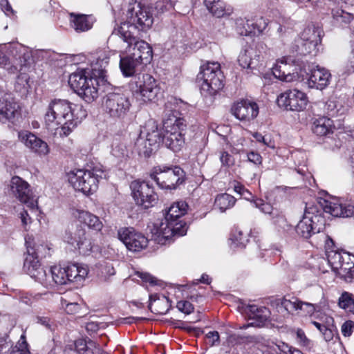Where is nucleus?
<instances>
[{
    "label": "nucleus",
    "instance_id": "f257e3e1",
    "mask_svg": "<svg viewBox=\"0 0 354 354\" xmlns=\"http://www.w3.org/2000/svg\"><path fill=\"white\" fill-rule=\"evenodd\" d=\"M86 115V111L82 105L65 99L55 98L50 101L46 108L44 120L48 128L60 125L59 134L67 136Z\"/></svg>",
    "mask_w": 354,
    "mask_h": 354
},
{
    "label": "nucleus",
    "instance_id": "f03ea898",
    "mask_svg": "<svg viewBox=\"0 0 354 354\" xmlns=\"http://www.w3.org/2000/svg\"><path fill=\"white\" fill-rule=\"evenodd\" d=\"M188 208L185 201L173 203L168 209L166 214L161 220L154 222L150 227L152 237L158 243L165 244L173 236H181L186 234L187 226L178 221L185 215Z\"/></svg>",
    "mask_w": 354,
    "mask_h": 354
},
{
    "label": "nucleus",
    "instance_id": "7ed1b4c3",
    "mask_svg": "<svg viewBox=\"0 0 354 354\" xmlns=\"http://www.w3.org/2000/svg\"><path fill=\"white\" fill-rule=\"evenodd\" d=\"M68 181L73 187L84 195L93 194L98 189L101 180L107 177L106 171L102 165H95L91 169H79L71 171Z\"/></svg>",
    "mask_w": 354,
    "mask_h": 354
},
{
    "label": "nucleus",
    "instance_id": "20e7f679",
    "mask_svg": "<svg viewBox=\"0 0 354 354\" xmlns=\"http://www.w3.org/2000/svg\"><path fill=\"white\" fill-rule=\"evenodd\" d=\"M224 79L218 62H207L201 66L197 75L201 91L205 95H214L224 86Z\"/></svg>",
    "mask_w": 354,
    "mask_h": 354
},
{
    "label": "nucleus",
    "instance_id": "39448f33",
    "mask_svg": "<svg viewBox=\"0 0 354 354\" xmlns=\"http://www.w3.org/2000/svg\"><path fill=\"white\" fill-rule=\"evenodd\" d=\"M102 108L110 118L123 122L131 113L132 99L128 93H109L103 97Z\"/></svg>",
    "mask_w": 354,
    "mask_h": 354
},
{
    "label": "nucleus",
    "instance_id": "423d86ee",
    "mask_svg": "<svg viewBox=\"0 0 354 354\" xmlns=\"http://www.w3.org/2000/svg\"><path fill=\"white\" fill-rule=\"evenodd\" d=\"M115 37H120L126 43L127 48H131L133 45V53L131 54L141 61L142 64H146L151 60L152 57L151 48L146 41L138 40L133 35V32L129 30L128 25L124 24V26L115 28L109 37V40L114 39Z\"/></svg>",
    "mask_w": 354,
    "mask_h": 354
},
{
    "label": "nucleus",
    "instance_id": "0eeeda50",
    "mask_svg": "<svg viewBox=\"0 0 354 354\" xmlns=\"http://www.w3.org/2000/svg\"><path fill=\"white\" fill-rule=\"evenodd\" d=\"M131 91L145 102H156L162 95L161 88L153 77L147 73L136 75L129 82Z\"/></svg>",
    "mask_w": 354,
    "mask_h": 354
},
{
    "label": "nucleus",
    "instance_id": "6e6552de",
    "mask_svg": "<svg viewBox=\"0 0 354 354\" xmlns=\"http://www.w3.org/2000/svg\"><path fill=\"white\" fill-rule=\"evenodd\" d=\"M185 124L183 118L174 113L163 120V144L174 152L179 151L185 144L183 131Z\"/></svg>",
    "mask_w": 354,
    "mask_h": 354
},
{
    "label": "nucleus",
    "instance_id": "1a4fd4ad",
    "mask_svg": "<svg viewBox=\"0 0 354 354\" xmlns=\"http://www.w3.org/2000/svg\"><path fill=\"white\" fill-rule=\"evenodd\" d=\"M71 88L86 102H91L98 96L97 82L89 76L84 69H78L73 73L68 79Z\"/></svg>",
    "mask_w": 354,
    "mask_h": 354
},
{
    "label": "nucleus",
    "instance_id": "9d476101",
    "mask_svg": "<svg viewBox=\"0 0 354 354\" xmlns=\"http://www.w3.org/2000/svg\"><path fill=\"white\" fill-rule=\"evenodd\" d=\"M184 171L178 166L167 167L159 165L153 169L151 178L161 188L165 189H175L184 181Z\"/></svg>",
    "mask_w": 354,
    "mask_h": 354
},
{
    "label": "nucleus",
    "instance_id": "9b49d317",
    "mask_svg": "<svg viewBox=\"0 0 354 354\" xmlns=\"http://www.w3.org/2000/svg\"><path fill=\"white\" fill-rule=\"evenodd\" d=\"M10 51L15 57L16 61L19 59V62L16 64L18 66L17 72H20V74L17 77L15 90L22 95H26L30 88V78L26 71L27 68L26 63L30 58V53L25 46L18 44L11 46Z\"/></svg>",
    "mask_w": 354,
    "mask_h": 354
},
{
    "label": "nucleus",
    "instance_id": "f8f14e48",
    "mask_svg": "<svg viewBox=\"0 0 354 354\" xmlns=\"http://www.w3.org/2000/svg\"><path fill=\"white\" fill-rule=\"evenodd\" d=\"M324 220L314 206L306 207L302 219L295 227L297 234L308 239L313 234L319 233L324 229Z\"/></svg>",
    "mask_w": 354,
    "mask_h": 354
},
{
    "label": "nucleus",
    "instance_id": "ddd939ff",
    "mask_svg": "<svg viewBox=\"0 0 354 354\" xmlns=\"http://www.w3.org/2000/svg\"><path fill=\"white\" fill-rule=\"evenodd\" d=\"M126 16L127 21L121 23L120 26L128 25L131 31L135 29L145 31L150 28L153 23V18L149 9L141 7L140 4L129 5Z\"/></svg>",
    "mask_w": 354,
    "mask_h": 354
},
{
    "label": "nucleus",
    "instance_id": "4468645a",
    "mask_svg": "<svg viewBox=\"0 0 354 354\" xmlns=\"http://www.w3.org/2000/svg\"><path fill=\"white\" fill-rule=\"evenodd\" d=\"M321 43V30L318 27L308 26L301 33L296 41V50L300 55H315L318 52V45Z\"/></svg>",
    "mask_w": 354,
    "mask_h": 354
},
{
    "label": "nucleus",
    "instance_id": "2eb2a0df",
    "mask_svg": "<svg viewBox=\"0 0 354 354\" xmlns=\"http://www.w3.org/2000/svg\"><path fill=\"white\" fill-rule=\"evenodd\" d=\"M131 194L137 205L147 209L156 204L158 197L153 188L145 181L134 180L130 185Z\"/></svg>",
    "mask_w": 354,
    "mask_h": 354
},
{
    "label": "nucleus",
    "instance_id": "dca6fc26",
    "mask_svg": "<svg viewBox=\"0 0 354 354\" xmlns=\"http://www.w3.org/2000/svg\"><path fill=\"white\" fill-rule=\"evenodd\" d=\"M64 240L72 245H76L80 252L83 254H88L93 249V243L88 232L81 225L75 229L66 230Z\"/></svg>",
    "mask_w": 354,
    "mask_h": 354
},
{
    "label": "nucleus",
    "instance_id": "f3484780",
    "mask_svg": "<svg viewBox=\"0 0 354 354\" xmlns=\"http://www.w3.org/2000/svg\"><path fill=\"white\" fill-rule=\"evenodd\" d=\"M21 117V107L8 93L0 91V122L15 124Z\"/></svg>",
    "mask_w": 354,
    "mask_h": 354
},
{
    "label": "nucleus",
    "instance_id": "a211bd4d",
    "mask_svg": "<svg viewBox=\"0 0 354 354\" xmlns=\"http://www.w3.org/2000/svg\"><path fill=\"white\" fill-rule=\"evenodd\" d=\"M308 102L306 95L297 89L286 91L277 97L279 106L292 111H303L306 109Z\"/></svg>",
    "mask_w": 354,
    "mask_h": 354
},
{
    "label": "nucleus",
    "instance_id": "6ab92c4d",
    "mask_svg": "<svg viewBox=\"0 0 354 354\" xmlns=\"http://www.w3.org/2000/svg\"><path fill=\"white\" fill-rule=\"evenodd\" d=\"M29 184L19 176L12 178L10 183L12 194L27 207L34 209L36 201L32 196Z\"/></svg>",
    "mask_w": 354,
    "mask_h": 354
},
{
    "label": "nucleus",
    "instance_id": "aec40b11",
    "mask_svg": "<svg viewBox=\"0 0 354 354\" xmlns=\"http://www.w3.org/2000/svg\"><path fill=\"white\" fill-rule=\"evenodd\" d=\"M118 237L129 250L133 252H138L145 248L148 244V239L133 228L120 229Z\"/></svg>",
    "mask_w": 354,
    "mask_h": 354
},
{
    "label": "nucleus",
    "instance_id": "412c9836",
    "mask_svg": "<svg viewBox=\"0 0 354 354\" xmlns=\"http://www.w3.org/2000/svg\"><path fill=\"white\" fill-rule=\"evenodd\" d=\"M263 43L258 44L257 48H248L242 50L238 57V62L243 68L254 69L256 68L263 58L261 55V50L266 48Z\"/></svg>",
    "mask_w": 354,
    "mask_h": 354
},
{
    "label": "nucleus",
    "instance_id": "4be33fe9",
    "mask_svg": "<svg viewBox=\"0 0 354 354\" xmlns=\"http://www.w3.org/2000/svg\"><path fill=\"white\" fill-rule=\"evenodd\" d=\"M287 57L278 60L272 68L273 75L283 82H291L297 80L303 75L299 73L297 68L288 62Z\"/></svg>",
    "mask_w": 354,
    "mask_h": 354
},
{
    "label": "nucleus",
    "instance_id": "5701e85b",
    "mask_svg": "<svg viewBox=\"0 0 354 354\" xmlns=\"http://www.w3.org/2000/svg\"><path fill=\"white\" fill-rule=\"evenodd\" d=\"M308 70L309 71L308 84L310 88L323 90L329 84L331 75L327 69L312 64L308 66Z\"/></svg>",
    "mask_w": 354,
    "mask_h": 354
},
{
    "label": "nucleus",
    "instance_id": "b1692460",
    "mask_svg": "<svg viewBox=\"0 0 354 354\" xmlns=\"http://www.w3.org/2000/svg\"><path fill=\"white\" fill-rule=\"evenodd\" d=\"M18 138L31 151L39 156H46L49 152L47 143L30 131H19Z\"/></svg>",
    "mask_w": 354,
    "mask_h": 354
},
{
    "label": "nucleus",
    "instance_id": "393cba45",
    "mask_svg": "<svg viewBox=\"0 0 354 354\" xmlns=\"http://www.w3.org/2000/svg\"><path fill=\"white\" fill-rule=\"evenodd\" d=\"M232 113L239 120L250 121L257 116L259 106L254 102L243 100L232 106Z\"/></svg>",
    "mask_w": 354,
    "mask_h": 354
},
{
    "label": "nucleus",
    "instance_id": "a878e982",
    "mask_svg": "<svg viewBox=\"0 0 354 354\" xmlns=\"http://www.w3.org/2000/svg\"><path fill=\"white\" fill-rule=\"evenodd\" d=\"M319 204L324 212L335 217H349L353 214L351 205H344L338 199L323 200Z\"/></svg>",
    "mask_w": 354,
    "mask_h": 354
},
{
    "label": "nucleus",
    "instance_id": "bb28decb",
    "mask_svg": "<svg viewBox=\"0 0 354 354\" xmlns=\"http://www.w3.org/2000/svg\"><path fill=\"white\" fill-rule=\"evenodd\" d=\"M281 305L289 313L297 311V314L304 316L312 315L315 311L314 304L302 301L296 297L290 299L283 298Z\"/></svg>",
    "mask_w": 354,
    "mask_h": 354
},
{
    "label": "nucleus",
    "instance_id": "cd10ccee",
    "mask_svg": "<svg viewBox=\"0 0 354 354\" xmlns=\"http://www.w3.org/2000/svg\"><path fill=\"white\" fill-rule=\"evenodd\" d=\"M140 133L147 138L151 145H153L157 149L160 142L163 143V127L159 128L157 122L153 120H149Z\"/></svg>",
    "mask_w": 354,
    "mask_h": 354
},
{
    "label": "nucleus",
    "instance_id": "c85d7f7f",
    "mask_svg": "<svg viewBox=\"0 0 354 354\" xmlns=\"http://www.w3.org/2000/svg\"><path fill=\"white\" fill-rule=\"evenodd\" d=\"M143 64L141 61L136 59L131 54L122 57L120 56V68L124 77H131L132 78L136 75H142L143 73H138V68Z\"/></svg>",
    "mask_w": 354,
    "mask_h": 354
},
{
    "label": "nucleus",
    "instance_id": "c756f323",
    "mask_svg": "<svg viewBox=\"0 0 354 354\" xmlns=\"http://www.w3.org/2000/svg\"><path fill=\"white\" fill-rule=\"evenodd\" d=\"M245 312L249 315L250 319L254 320L250 325L259 327L262 326L270 316V311L267 308H259L255 305L247 306L245 308Z\"/></svg>",
    "mask_w": 354,
    "mask_h": 354
},
{
    "label": "nucleus",
    "instance_id": "7c9ffc66",
    "mask_svg": "<svg viewBox=\"0 0 354 354\" xmlns=\"http://www.w3.org/2000/svg\"><path fill=\"white\" fill-rule=\"evenodd\" d=\"M68 282L81 285L88 274L87 266L79 263H73L66 266Z\"/></svg>",
    "mask_w": 354,
    "mask_h": 354
},
{
    "label": "nucleus",
    "instance_id": "2f4dec72",
    "mask_svg": "<svg viewBox=\"0 0 354 354\" xmlns=\"http://www.w3.org/2000/svg\"><path fill=\"white\" fill-rule=\"evenodd\" d=\"M73 216L80 223L86 225L93 230L100 231L103 227V224L99 218L89 212L75 209L73 212Z\"/></svg>",
    "mask_w": 354,
    "mask_h": 354
},
{
    "label": "nucleus",
    "instance_id": "473e14b6",
    "mask_svg": "<svg viewBox=\"0 0 354 354\" xmlns=\"http://www.w3.org/2000/svg\"><path fill=\"white\" fill-rule=\"evenodd\" d=\"M109 57L106 51L100 50L93 57L91 71L95 77H103L106 67L108 66Z\"/></svg>",
    "mask_w": 354,
    "mask_h": 354
},
{
    "label": "nucleus",
    "instance_id": "72a5a7b5",
    "mask_svg": "<svg viewBox=\"0 0 354 354\" xmlns=\"http://www.w3.org/2000/svg\"><path fill=\"white\" fill-rule=\"evenodd\" d=\"M334 242L333 241L328 238L326 241V254L327 261L332 270L335 272L337 269L342 263V259H344V253H346L344 251H339L333 250Z\"/></svg>",
    "mask_w": 354,
    "mask_h": 354
},
{
    "label": "nucleus",
    "instance_id": "f704fd0d",
    "mask_svg": "<svg viewBox=\"0 0 354 354\" xmlns=\"http://www.w3.org/2000/svg\"><path fill=\"white\" fill-rule=\"evenodd\" d=\"M344 259H342V263L335 272L346 281L351 282L354 278V256L344 253Z\"/></svg>",
    "mask_w": 354,
    "mask_h": 354
},
{
    "label": "nucleus",
    "instance_id": "c9c22d12",
    "mask_svg": "<svg viewBox=\"0 0 354 354\" xmlns=\"http://www.w3.org/2000/svg\"><path fill=\"white\" fill-rule=\"evenodd\" d=\"M171 307L169 299L165 295H151L149 308L158 315H165Z\"/></svg>",
    "mask_w": 354,
    "mask_h": 354
},
{
    "label": "nucleus",
    "instance_id": "e433bc0d",
    "mask_svg": "<svg viewBox=\"0 0 354 354\" xmlns=\"http://www.w3.org/2000/svg\"><path fill=\"white\" fill-rule=\"evenodd\" d=\"M67 276L66 267L62 268L59 266H53L48 270V281H50L49 288H53L55 284L64 285L68 283Z\"/></svg>",
    "mask_w": 354,
    "mask_h": 354
},
{
    "label": "nucleus",
    "instance_id": "4c0bfd02",
    "mask_svg": "<svg viewBox=\"0 0 354 354\" xmlns=\"http://www.w3.org/2000/svg\"><path fill=\"white\" fill-rule=\"evenodd\" d=\"M70 18L71 26L77 32L86 31L92 27L91 16L71 13Z\"/></svg>",
    "mask_w": 354,
    "mask_h": 354
},
{
    "label": "nucleus",
    "instance_id": "58836bf2",
    "mask_svg": "<svg viewBox=\"0 0 354 354\" xmlns=\"http://www.w3.org/2000/svg\"><path fill=\"white\" fill-rule=\"evenodd\" d=\"M156 149L157 148L151 145V142L140 133L134 144L135 151L141 157L149 158Z\"/></svg>",
    "mask_w": 354,
    "mask_h": 354
},
{
    "label": "nucleus",
    "instance_id": "ea45409f",
    "mask_svg": "<svg viewBox=\"0 0 354 354\" xmlns=\"http://www.w3.org/2000/svg\"><path fill=\"white\" fill-rule=\"evenodd\" d=\"M28 255H32L37 259L50 255V247L47 243H41L32 247L30 243L26 241Z\"/></svg>",
    "mask_w": 354,
    "mask_h": 354
},
{
    "label": "nucleus",
    "instance_id": "a19ab883",
    "mask_svg": "<svg viewBox=\"0 0 354 354\" xmlns=\"http://www.w3.org/2000/svg\"><path fill=\"white\" fill-rule=\"evenodd\" d=\"M333 125V121L330 119L322 117L313 122V131L317 136H324L331 131Z\"/></svg>",
    "mask_w": 354,
    "mask_h": 354
},
{
    "label": "nucleus",
    "instance_id": "79ce46f5",
    "mask_svg": "<svg viewBox=\"0 0 354 354\" xmlns=\"http://www.w3.org/2000/svg\"><path fill=\"white\" fill-rule=\"evenodd\" d=\"M236 202V199L230 194L224 193L216 196L214 201V206L223 212L227 209L232 207Z\"/></svg>",
    "mask_w": 354,
    "mask_h": 354
},
{
    "label": "nucleus",
    "instance_id": "37998d69",
    "mask_svg": "<svg viewBox=\"0 0 354 354\" xmlns=\"http://www.w3.org/2000/svg\"><path fill=\"white\" fill-rule=\"evenodd\" d=\"M29 270V275L30 277L34 279L35 281L40 283L44 287L49 288L50 286V281H48V272L47 273L46 270L44 268H41L40 269L33 270L32 268Z\"/></svg>",
    "mask_w": 354,
    "mask_h": 354
},
{
    "label": "nucleus",
    "instance_id": "c03bdc74",
    "mask_svg": "<svg viewBox=\"0 0 354 354\" xmlns=\"http://www.w3.org/2000/svg\"><path fill=\"white\" fill-rule=\"evenodd\" d=\"M12 55H13L12 54ZM12 57L13 60L11 62L5 55L3 47L0 46V66L6 69L8 73L14 74L18 71V66L16 64L19 62V59L16 61L15 57L14 56Z\"/></svg>",
    "mask_w": 354,
    "mask_h": 354
},
{
    "label": "nucleus",
    "instance_id": "a18cd8bd",
    "mask_svg": "<svg viewBox=\"0 0 354 354\" xmlns=\"http://www.w3.org/2000/svg\"><path fill=\"white\" fill-rule=\"evenodd\" d=\"M205 6L216 17H221L225 14V3L219 0H213L212 2L207 1Z\"/></svg>",
    "mask_w": 354,
    "mask_h": 354
},
{
    "label": "nucleus",
    "instance_id": "49530a36",
    "mask_svg": "<svg viewBox=\"0 0 354 354\" xmlns=\"http://www.w3.org/2000/svg\"><path fill=\"white\" fill-rule=\"evenodd\" d=\"M268 350L274 352V354H303L299 349L294 348L284 342L275 344Z\"/></svg>",
    "mask_w": 354,
    "mask_h": 354
},
{
    "label": "nucleus",
    "instance_id": "de8ad7c7",
    "mask_svg": "<svg viewBox=\"0 0 354 354\" xmlns=\"http://www.w3.org/2000/svg\"><path fill=\"white\" fill-rule=\"evenodd\" d=\"M332 15L335 23L339 25L348 24L353 19L351 13L339 8L333 10Z\"/></svg>",
    "mask_w": 354,
    "mask_h": 354
},
{
    "label": "nucleus",
    "instance_id": "09e8293b",
    "mask_svg": "<svg viewBox=\"0 0 354 354\" xmlns=\"http://www.w3.org/2000/svg\"><path fill=\"white\" fill-rule=\"evenodd\" d=\"M177 0H160L155 4L157 15H162L174 9Z\"/></svg>",
    "mask_w": 354,
    "mask_h": 354
},
{
    "label": "nucleus",
    "instance_id": "8fccbe9b",
    "mask_svg": "<svg viewBox=\"0 0 354 354\" xmlns=\"http://www.w3.org/2000/svg\"><path fill=\"white\" fill-rule=\"evenodd\" d=\"M111 153L118 159H123L128 156L129 151L123 143L114 142L112 145Z\"/></svg>",
    "mask_w": 354,
    "mask_h": 354
},
{
    "label": "nucleus",
    "instance_id": "3c124183",
    "mask_svg": "<svg viewBox=\"0 0 354 354\" xmlns=\"http://www.w3.org/2000/svg\"><path fill=\"white\" fill-rule=\"evenodd\" d=\"M354 299L352 295L348 292H344L339 298L338 305L340 308L349 310L351 306H353Z\"/></svg>",
    "mask_w": 354,
    "mask_h": 354
},
{
    "label": "nucleus",
    "instance_id": "603ef678",
    "mask_svg": "<svg viewBox=\"0 0 354 354\" xmlns=\"http://www.w3.org/2000/svg\"><path fill=\"white\" fill-rule=\"evenodd\" d=\"M24 268L25 271L29 275V268H32L33 270H37L38 268H41V266L39 263V259L35 258L32 255H28L25 259Z\"/></svg>",
    "mask_w": 354,
    "mask_h": 354
},
{
    "label": "nucleus",
    "instance_id": "864d4df0",
    "mask_svg": "<svg viewBox=\"0 0 354 354\" xmlns=\"http://www.w3.org/2000/svg\"><path fill=\"white\" fill-rule=\"evenodd\" d=\"M272 220L273 224L279 231H288L291 227L290 225L288 224L286 218L283 215L277 214L273 216Z\"/></svg>",
    "mask_w": 354,
    "mask_h": 354
},
{
    "label": "nucleus",
    "instance_id": "5fc2aeb1",
    "mask_svg": "<svg viewBox=\"0 0 354 354\" xmlns=\"http://www.w3.org/2000/svg\"><path fill=\"white\" fill-rule=\"evenodd\" d=\"M232 187L235 192L243 197L246 200H250L252 198L251 192L245 188V187L237 181L232 183Z\"/></svg>",
    "mask_w": 354,
    "mask_h": 354
},
{
    "label": "nucleus",
    "instance_id": "6e6d98bb",
    "mask_svg": "<svg viewBox=\"0 0 354 354\" xmlns=\"http://www.w3.org/2000/svg\"><path fill=\"white\" fill-rule=\"evenodd\" d=\"M333 322V319L331 317H328L326 318V323L327 324L326 327L324 328L323 331L321 333L324 339L326 342H329L333 339L334 337V331L332 328H330V325L332 324Z\"/></svg>",
    "mask_w": 354,
    "mask_h": 354
},
{
    "label": "nucleus",
    "instance_id": "4d7b16f0",
    "mask_svg": "<svg viewBox=\"0 0 354 354\" xmlns=\"http://www.w3.org/2000/svg\"><path fill=\"white\" fill-rule=\"evenodd\" d=\"M176 307L180 312L187 315L194 311L193 305L188 301H179L177 303Z\"/></svg>",
    "mask_w": 354,
    "mask_h": 354
},
{
    "label": "nucleus",
    "instance_id": "13d9d810",
    "mask_svg": "<svg viewBox=\"0 0 354 354\" xmlns=\"http://www.w3.org/2000/svg\"><path fill=\"white\" fill-rule=\"evenodd\" d=\"M254 203L262 212L265 214H272V207L270 204L265 203L261 199H257Z\"/></svg>",
    "mask_w": 354,
    "mask_h": 354
},
{
    "label": "nucleus",
    "instance_id": "bf43d9fd",
    "mask_svg": "<svg viewBox=\"0 0 354 354\" xmlns=\"http://www.w3.org/2000/svg\"><path fill=\"white\" fill-rule=\"evenodd\" d=\"M74 347L77 354H82L88 347V341L83 339H79L74 343Z\"/></svg>",
    "mask_w": 354,
    "mask_h": 354
},
{
    "label": "nucleus",
    "instance_id": "052dcab7",
    "mask_svg": "<svg viewBox=\"0 0 354 354\" xmlns=\"http://www.w3.org/2000/svg\"><path fill=\"white\" fill-rule=\"evenodd\" d=\"M354 322L351 320L346 321L342 326V333L345 337H349L353 333Z\"/></svg>",
    "mask_w": 354,
    "mask_h": 354
},
{
    "label": "nucleus",
    "instance_id": "680f3d73",
    "mask_svg": "<svg viewBox=\"0 0 354 354\" xmlns=\"http://www.w3.org/2000/svg\"><path fill=\"white\" fill-rule=\"evenodd\" d=\"M220 160L223 165L230 167L234 165V158L226 151H222L220 156Z\"/></svg>",
    "mask_w": 354,
    "mask_h": 354
},
{
    "label": "nucleus",
    "instance_id": "e2e57ef3",
    "mask_svg": "<svg viewBox=\"0 0 354 354\" xmlns=\"http://www.w3.org/2000/svg\"><path fill=\"white\" fill-rule=\"evenodd\" d=\"M206 338L208 339L209 344L211 346L219 344V334L217 331L209 332L206 334Z\"/></svg>",
    "mask_w": 354,
    "mask_h": 354
},
{
    "label": "nucleus",
    "instance_id": "0e129e2a",
    "mask_svg": "<svg viewBox=\"0 0 354 354\" xmlns=\"http://www.w3.org/2000/svg\"><path fill=\"white\" fill-rule=\"evenodd\" d=\"M297 340L299 344L303 346H308L309 340L306 337L305 333L303 330L298 328L296 331Z\"/></svg>",
    "mask_w": 354,
    "mask_h": 354
},
{
    "label": "nucleus",
    "instance_id": "69168bd1",
    "mask_svg": "<svg viewBox=\"0 0 354 354\" xmlns=\"http://www.w3.org/2000/svg\"><path fill=\"white\" fill-rule=\"evenodd\" d=\"M80 306L77 302L67 303L65 310L68 314H75L79 312Z\"/></svg>",
    "mask_w": 354,
    "mask_h": 354
},
{
    "label": "nucleus",
    "instance_id": "338daca9",
    "mask_svg": "<svg viewBox=\"0 0 354 354\" xmlns=\"http://www.w3.org/2000/svg\"><path fill=\"white\" fill-rule=\"evenodd\" d=\"M248 161L253 162L255 165H260L262 161V158L258 153L251 151L247 155Z\"/></svg>",
    "mask_w": 354,
    "mask_h": 354
},
{
    "label": "nucleus",
    "instance_id": "774afa93",
    "mask_svg": "<svg viewBox=\"0 0 354 354\" xmlns=\"http://www.w3.org/2000/svg\"><path fill=\"white\" fill-rule=\"evenodd\" d=\"M98 344L92 340H88V348L82 354H97Z\"/></svg>",
    "mask_w": 354,
    "mask_h": 354
}]
</instances>
